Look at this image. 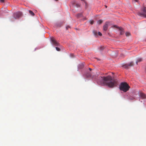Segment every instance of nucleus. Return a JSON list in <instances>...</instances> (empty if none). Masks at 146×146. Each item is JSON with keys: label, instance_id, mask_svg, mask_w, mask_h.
Segmentation results:
<instances>
[{"label": "nucleus", "instance_id": "23", "mask_svg": "<svg viewBox=\"0 0 146 146\" xmlns=\"http://www.w3.org/2000/svg\"><path fill=\"white\" fill-rule=\"evenodd\" d=\"M70 27L68 26H67L66 27V29H68Z\"/></svg>", "mask_w": 146, "mask_h": 146}, {"label": "nucleus", "instance_id": "19", "mask_svg": "<svg viewBox=\"0 0 146 146\" xmlns=\"http://www.w3.org/2000/svg\"><path fill=\"white\" fill-rule=\"evenodd\" d=\"M104 49V46H101L100 47V50H103Z\"/></svg>", "mask_w": 146, "mask_h": 146}, {"label": "nucleus", "instance_id": "1", "mask_svg": "<svg viewBox=\"0 0 146 146\" xmlns=\"http://www.w3.org/2000/svg\"><path fill=\"white\" fill-rule=\"evenodd\" d=\"M100 79L102 80L103 84L110 88H113L117 85L118 80L116 79H113L110 76L106 77H100Z\"/></svg>", "mask_w": 146, "mask_h": 146}, {"label": "nucleus", "instance_id": "16", "mask_svg": "<svg viewBox=\"0 0 146 146\" xmlns=\"http://www.w3.org/2000/svg\"><path fill=\"white\" fill-rule=\"evenodd\" d=\"M103 22V20H100L98 21V23L99 24H101Z\"/></svg>", "mask_w": 146, "mask_h": 146}, {"label": "nucleus", "instance_id": "18", "mask_svg": "<svg viewBox=\"0 0 146 146\" xmlns=\"http://www.w3.org/2000/svg\"><path fill=\"white\" fill-rule=\"evenodd\" d=\"M94 21L93 20H91L90 21V23L92 25L94 23Z\"/></svg>", "mask_w": 146, "mask_h": 146}, {"label": "nucleus", "instance_id": "9", "mask_svg": "<svg viewBox=\"0 0 146 146\" xmlns=\"http://www.w3.org/2000/svg\"><path fill=\"white\" fill-rule=\"evenodd\" d=\"M83 5H84L85 8L86 9L88 6L87 2L84 0H83Z\"/></svg>", "mask_w": 146, "mask_h": 146}, {"label": "nucleus", "instance_id": "13", "mask_svg": "<svg viewBox=\"0 0 146 146\" xmlns=\"http://www.w3.org/2000/svg\"><path fill=\"white\" fill-rule=\"evenodd\" d=\"M82 15L81 13H80L77 14L76 16L78 18H80L82 17Z\"/></svg>", "mask_w": 146, "mask_h": 146}, {"label": "nucleus", "instance_id": "6", "mask_svg": "<svg viewBox=\"0 0 146 146\" xmlns=\"http://www.w3.org/2000/svg\"><path fill=\"white\" fill-rule=\"evenodd\" d=\"M143 12L141 13V12H139L138 13V15L140 16H143L145 17H146V11L145 9V8H143L142 10Z\"/></svg>", "mask_w": 146, "mask_h": 146}, {"label": "nucleus", "instance_id": "15", "mask_svg": "<svg viewBox=\"0 0 146 146\" xmlns=\"http://www.w3.org/2000/svg\"><path fill=\"white\" fill-rule=\"evenodd\" d=\"M93 33L95 35L97 36V32L96 31L94 30L93 31Z\"/></svg>", "mask_w": 146, "mask_h": 146}, {"label": "nucleus", "instance_id": "4", "mask_svg": "<svg viewBox=\"0 0 146 146\" xmlns=\"http://www.w3.org/2000/svg\"><path fill=\"white\" fill-rule=\"evenodd\" d=\"M22 13L21 12L15 13L13 14V17L15 19H19L22 15Z\"/></svg>", "mask_w": 146, "mask_h": 146}, {"label": "nucleus", "instance_id": "11", "mask_svg": "<svg viewBox=\"0 0 146 146\" xmlns=\"http://www.w3.org/2000/svg\"><path fill=\"white\" fill-rule=\"evenodd\" d=\"M140 96L143 98H146V95L143 93H141Z\"/></svg>", "mask_w": 146, "mask_h": 146}, {"label": "nucleus", "instance_id": "22", "mask_svg": "<svg viewBox=\"0 0 146 146\" xmlns=\"http://www.w3.org/2000/svg\"><path fill=\"white\" fill-rule=\"evenodd\" d=\"M98 34L100 36H101L102 35V34L100 32H98Z\"/></svg>", "mask_w": 146, "mask_h": 146}, {"label": "nucleus", "instance_id": "21", "mask_svg": "<svg viewBox=\"0 0 146 146\" xmlns=\"http://www.w3.org/2000/svg\"><path fill=\"white\" fill-rule=\"evenodd\" d=\"M76 7H80L81 6V5H80L79 4H76Z\"/></svg>", "mask_w": 146, "mask_h": 146}, {"label": "nucleus", "instance_id": "27", "mask_svg": "<svg viewBox=\"0 0 146 146\" xmlns=\"http://www.w3.org/2000/svg\"><path fill=\"white\" fill-rule=\"evenodd\" d=\"M133 98H130V99L132 100H133Z\"/></svg>", "mask_w": 146, "mask_h": 146}, {"label": "nucleus", "instance_id": "30", "mask_svg": "<svg viewBox=\"0 0 146 146\" xmlns=\"http://www.w3.org/2000/svg\"><path fill=\"white\" fill-rule=\"evenodd\" d=\"M55 0V1H58V0Z\"/></svg>", "mask_w": 146, "mask_h": 146}, {"label": "nucleus", "instance_id": "24", "mask_svg": "<svg viewBox=\"0 0 146 146\" xmlns=\"http://www.w3.org/2000/svg\"><path fill=\"white\" fill-rule=\"evenodd\" d=\"M0 2L2 3H3L4 2V0H0Z\"/></svg>", "mask_w": 146, "mask_h": 146}, {"label": "nucleus", "instance_id": "17", "mask_svg": "<svg viewBox=\"0 0 146 146\" xmlns=\"http://www.w3.org/2000/svg\"><path fill=\"white\" fill-rule=\"evenodd\" d=\"M125 35L126 36H129L130 35V33L129 32H127L125 33Z\"/></svg>", "mask_w": 146, "mask_h": 146}, {"label": "nucleus", "instance_id": "25", "mask_svg": "<svg viewBox=\"0 0 146 146\" xmlns=\"http://www.w3.org/2000/svg\"><path fill=\"white\" fill-rule=\"evenodd\" d=\"M113 27H114L117 28V26L115 25H113Z\"/></svg>", "mask_w": 146, "mask_h": 146}, {"label": "nucleus", "instance_id": "3", "mask_svg": "<svg viewBox=\"0 0 146 146\" xmlns=\"http://www.w3.org/2000/svg\"><path fill=\"white\" fill-rule=\"evenodd\" d=\"M92 73L90 71L88 70H86L84 72V74L83 75V76L84 77L85 81L86 80H87L90 78H94V76L92 77Z\"/></svg>", "mask_w": 146, "mask_h": 146}, {"label": "nucleus", "instance_id": "7", "mask_svg": "<svg viewBox=\"0 0 146 146\" xmlns=\"http://www.w3.org/2000/svg\"><path fill=\"white\" fill-rule=\"evenodd\" d=\"M51 40L53 45L56 46H60L59 44L54 38H51Z\"/></svg>", "mask_w": 146, "mask_h": 146}, {"label": "nucleus", "instance_id": "31", "mask_svg": "<svg viewBox=\"0 0 146 146\" xmlns=\"http://www.w3.org/2000/svg\"><path fill=\"white\" fill-rule=\"evenodd\" d=\"M81 1H82V0H81Z\"/></svg>", "mask_w": 146, "mask_h": 146}, {"label": "nucleus", "instance_id": "14", "mask_svg": "<svg viewBox=\"0 0 146 146\" xmlns=\"http://www.w3.org/2000/svg\"><path fill=\"white\" fill-rule=\"evenodd\" d=\"M142 58H139L137 59V61H136V63L137 64L138 62H140L142 61Z\"/></svg>", "mask_w": 146, "mask_h": 146}, {"label": "nucleus", "instance_id": "8", "mask_svg": "<svg viewBox=\"0 0 146 146\" xmlns=\"http://www.w3.org/2000/svg\"><path fill=\"white\" fill-rule=\"evenodd\" d=\"M109 22H106L104 25L103 26V29L104 31H106L108 29V25L109 24Z\"/></svg>", "mask_w": 146, "mask_h": 146}, {"label": "nucleus", "instance_id": "29", "mask_svg": "<svg viewBox=\"0 0 146 146\" xmlns=\"http://www.w3.org/2000/svg\"><path fill=\"white\" fill-rule=\"evenodd\" d=\"M105 7H106V8H107V6H105Z\"/></svg>", "mask_w": 146, "mask_h": 146}, {"label": "nucleus", "instance_id": "12", "mask_svg": "<svg viewBox=\"0 0 146 146\" xmlns=\"http://www.w3.org/2000/svg\"><path fill=\"white\" fill-rule=\"evenodd\" d=\"M28 11L30 15L32 16H34L35 15V13L32 11L30 10H29Z\"/></svg>", "mask_w": 146, "mask_h": 146}, {"label": "nucleus", "instance_id": "26", "mask_svg": "<svg viewBox=\"0 0 146 146\" xmlns=\"http://www.w3.org/2000/svg\"><path fill=\"white\" fill-rule=\"evenodd\" d=\"M88 70V71H90L91 72V71L92 70V69L91 68H89V70Z\"/></svg>", "mask_w": 146, "mask_h": 146}, {"label": "nucleus", "instance_id": "20", "mask_svg": "<svg viewBox=\"0 0 146 146\" xmlns=\"http://www.w3.org/2000/svg\"><path fill=\"white\" fill-rule=\"evenodd\" d=\"M56 50L58 51H60V49L59 48L57 47H56Z\"/></svg>", "mask_w": 146, "mask_h": 146}, {"label": "nucleus", "instance_id": "28", "mask_svg": "<svg viewBox=\"0 0 146 146\" xmlns=\"http://www.w3.org/2000/svg\"><path fill=\"white\" fill-rule=\"evenodd\" d=\"M61 25H59V27H61Z\"/></svg>", "mask_w": 146, "mask_h": 146}, {"label": "nucleus", "instance_id": "10", "mask_svg": "<svg viewBox=\"0 0 146 146\" xmlns=\"http://www.w3.org/2000/svg\"><path fill=\"white\" fill-rule=\"evenodd\" d=\"M118 29H119L121 31V32H120V35H123L124 33V31H123V29L121 27H118Z\"/></svg>", "mask_w": 146, "mask_h": 146}, {"label": "nucleus", "instance_id": "2", "mask_svg": "<svg viewBox=\"0 0 146 146\" xmlns=\"http://www.w3.org/2000/svg\"><path fill=\"white\" fill-rule=\"evenodd\" d=\"M130 87L126 82H121L119 86V89L124 92L128 91Z\"/></svg>", "mask_w": 146, "mask_h": 146}, {"label": "nucleus", "instance_id": "5", "mask_svg": "<svg viewBox=\"0 0 146 146\" xmlns=\"http://www.w3.org/2000/svg\"><path fill=\"white\" fill-rule=\"evenodd\" d=\"M133 65V62H131L129 63L123 65V67L125 69H127L129 68V67H131Z\"/></svg>", "mask_w": 146, "mask_h": 146}]
</instances>
